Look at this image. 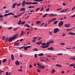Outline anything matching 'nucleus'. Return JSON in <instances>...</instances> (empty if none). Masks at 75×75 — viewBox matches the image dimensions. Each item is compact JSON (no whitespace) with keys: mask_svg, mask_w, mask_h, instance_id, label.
I'll list each match as a JSON object with an SVG mask.
<instances>
[{"mask_svg":"<svg viewBox=\"0 0 75 75\" xmlns=\"http://www.w3.org/2000/svg\"><path fill=\"white\" fill-rule=\"evenodd\" d=\"M57 20V19L56 18H54L51 19V20H52L53 21H55V20Z\"/></svg>","mask_w":75,"mask_h":75,"instance_id":"c85d7f7f","label":"nucleus"},{"mask_svg":"<svg viewBox=\"0 0 75 75\" xmlns=\"http://www.w3.org/2000/svg\"><path fill=\"white\" fill-rule=\"evenodd\" d=\"M45 67L44 66H42L41 67V69H44V68Z\"/></svg>","mask_w":75,"mask_h":75,"instance_id":"bf43d9fd","label":"nucleus"},{"mask_svg":"<svg viewBox=\"0 0 75 75\" xmlns=\"http://www.w3.org/2000/svg\"><path fill=\"white\" fill-rule=\"evenodd\" d=\"M25 21L22 22H21V24L23 25V24H25Z\"/></svg>","mask_w":75,"mask_h":75,"instance_id":"ea45409f","label":"nucleus"},{"mask_svg":"<svg viewBox=\"0 0 75 75\" xmlns=\"http://www.w3.org/2000/svg\"><path fill=\"white\" fill-rule=\"evenodd\" d=\"M49 8H49L47 9L46 11H50V10L49 9Z\"/></svg>","mask_w":75,"mask_h":75,"instance_id":"603ef678","label":"nucleus"},{"mask_svg":"<svg viewBox=\"0 0 75 75\" xmlns=\"http://www.w3.org/2000/svg\"><path fill=\"white\" fill-rule=\"evenodd\" d=\"M40 8H38L37 9H36V11H38V10H40Z\"/></svg>","mask_w":75,"mask_h":75,"instance_id":"37998d69","label":"nucleus"},{"mask_svg":"<svg viewBox=\"0 0 75 75\" xmlns=\"http://www.w3.org/2000/svg\"><path fill=\"white\" fill-rule=\"evenodd\" d=\"M72 28H71V29H66V30H67V31H71V30H72Z\"/></svg>","mask_w":75,"mask_h":75,"instance_id":"7c9ffc66","label":"nucleus"},{"mask_svg":"<svg viewBox=\"0 0 75 75\" xmlns=\"http://www.w3.org/2000/svg\"><path fill=\"white\" fill-rule=\"evenodd\" d=\"M68 34H69V35H73V36L75 35V33H74L73 32H70L68 33Z\"/></svg>","mask_w":75,"mask_h":75,"instance_id":"39448f33","label":"nucleus"},{"mask_svg":"<svg viewBox=\"0 0 75 75\" xmlns=\"http://www.w3.org/2000/svg\"><path fill=\"white\" fill-rule=\"evenodd\" d=\"M14 17L15 18H18V17L17 15L14 16Z\"/></svg>","mask_w":75,"mask_h":75,"instance_id":"3c124183","label":"nucleus"},{"mask_svg":"<svg viewBox=\"0 0 75 75\" xmlns=\"http://www.w3.org/2000/svg\"><path fill=\"white\" fill-rule=\"evenodd\" d=\"M69 66V67H74L75 66V64H71Z\"/></svg>","mask_w":75,"mask_h":75,"instance_id":"4468645a","label":"nucleus"},{"mask_svg":"<svg viewBox=\"0 0 75 75\" xmlns=\"http://www.w3.org/2000/svg\"><path fill=\"white\" fill-rule=\"evenodd\" d=\"M42 43V41H40V42H36V44H37V45H41V44Z\"/></svg>","mask_w":75,"mask_h":75,"instance_id":"0eeeda50","label":"nucleus"},{"mask_svg":"<svg viewBox=\"0 0 75 75\" xmlns=\"http://www.w3.org/2000/svg\"><path fill=\"white\" fill-rule=\"evenodd\" d=\"M46 45V43H43V44H42V45Z\"/></svg>","mask_w":75,"mask_h":75,"instance_id":"4d7b16f0","label":"nucleus"},{"mask_svg":"<svg viewBox=\"0 0 75 75\" xmlns=\"http://www.w3.org/2000/svg\"><path fill=\"white\" fill-rule=\"evenodd\" d=\"M1 72H4V71L0 70V74H1Z\"/></svg>","mask_w":75,"mask_h":75,"instance_id":"e2e57ef3","label":"nucleus"},{"mask_svg":"<svg viewBox=\"0 0 75 75\" xmlns=\"http://www.w3.org/2000/svg\"><path fill=\"white\" fill-rule=\"evenodd\" d=\"M41 22L40 21H38L36 22V24H41Z\"/></svg>","mask_w":75,"mask_h":75,"instance_id":"cd10ccee","label":"nucleus"},{"mask_svg":"<svg viewBox=\"0 0 75 75\" xmlns=\"http://www.w3.org/2000/svg\"><path fill=\"white\" fill-rule=\"evenodd\" d=\"M57 55H62L63 54L62 53H59L58 54H57Z\"/></svg>","mask_w":75,"mask_h":75,"instance_id":"052dcab7","label":"nucleus"},{"mask_svg":"<svg viewBox=\"0 0 75 75\" xmlns=\"http://www.w3.org/2000/svg\"><path fill=\"white\" fill-rule=\"evenodd\" d=\"M25 8H22L20 10V11H25Z\"/></svg>","mask_w":75,"mask_h":75,"instance_id":"2eb2a0df","label":"nucleus"},{"mask_svg":"<svg viewBox=\"0 0 75 75\" xmlns=\"http://www.w3.org/2000/svg\"><path fill=\"white\" fill-rule=\"evenodd\" d=\"M37 65H38V66H39L40 67H41V65L40 64H39V63H37Z\"/></svg>","mask_w":75,"mask_h":75,"instance_id":"680f3d73","label":"nucleus"},{"mask_svg":"<svg viewBox=\"0 0 75 75\" xmlns=\"http://www.w3.org/2000/svg\"><path fill=\"white\" fill-rule=\"evenodd\" d=\"M65 45V44L64 43H61V45Z\"/></svg>","mask_w":75,"mask_h":75,"instance_id":"a19ab883","label":"nucleus"},{"mask_svg":"<svg viewBox=\"0 0 75 75\" xmlns=\"http://www.w3.org/2000/svg\"><path fill=\"white\" fill-rule=\"evenodd\" d=\"M59 31V29L58 28H56L54 29V34L57 33H58Z\"/></svg>","mask_w":75,"mask_h":75,"instance_id":"7ed1b4c3","label":"nucleus"},{"mask_svg":"<svg viewBox=\"0 0 75 75\" xmlns=\"http://www.w3.org/2000/svg\"><path fill=\"white\" fill-rule=\"evenodd\" d=\"M18 33H17V34H15V35H13V37L12 38H11L9 39V42H11V41H12L13 40L16 39V37H17L18 36Z\"/></svg>","mask_w":75,"mask_h":75,"instance_id":"f257e3e1","label":"nucleus"},{"mask_svg":"<svg viewBox=\"0 0 75 75\" xmlns=\"http://www.w3.org/2000/svg\"><path fill=\"white\" fill-rule=\"evenodd\" d=\"M15 64L16 65H20V63H19V62L18 60H17L15 62Z\"/></svg>","mask_w":75,"mask_h":75,"instance_id":"9b49d317","label":"nucleus"},{"mask_svg":"<svg viewBox=\"0 0 75 75\" xmlns=\"http://www.w3.org/2000/svg\"><path fill=\"white\" fill-rule=\"evenodd\" d=\"M44 55L43 53H40L38 54L39 56H42Z\"/></svg>","mask_w":75,"mask_h":75,"instance_id":"a878e982","label":"nucleus"},{"mask_svg":"<svg viewBox=\"0 0 75 75\" xmlns=\"http://www.w3.org/2000/svg\"><path fill=\"white\" fill-rule=\"evenodd\" d=\"M54 72H55V70L54 69H53L52 70L51 73L53 74V73H54Z\"/></svg>","mask_w":75,"mask_h":75,"instance_id":"a211bd4d","label":"nucleus"},{"mask_svg":"<svg viewBox=\"0 0 75 75\" xmlns=\"http://www.w3.org/2000/svg\"><path fill=\"white\" fill-rule=\"evenodd\" d=\"M54 41L52 40V41H50L49 42V43H50V44H53V43H54Z\"/></svg>","mask_w":75,"mask_h":75,"instance_id":"5701e85b","label":"nucleus"},{"mask_svg":"<svg viewBox=\"0 0 75 75\" xmlns=\"http://www.w3.org/2000/svg\"><path fill=\"white\" fill-rule=\"evenodd\" d=\"M71 25V24L70 23H69V24H65L64 25V26L65 27H69Z\"/></svg>","mask_w":75,"mask_h":75,"instance_id":"1a4fd4ad","label":"nucleus"},{"mask_svg":"<svg viewBox=\"0 0 75 75\" xmlns=\"http://www.w3.org/2000/svg\"><path fill=\"white\" fill-rule=\"evenodd\" d=\"M25 27H28V28H30V26L28 25V24H26L24 25Z\"/></svg>","mask_w":75,"mask_h":75,"instance_id":"dca6fc26","label":"nucleus"},{"mask_svg":"<svg viewBox=\"0 0 75 75\" xmlns=\"http://www.w3.org/2000/svg\"><path fill=\"white\" fill-rule=\"evenodd\" d=\"M67 10H68V9L63 10V13H64V12H65V11H67Z\"/></svg>","mask_w":75,"mask_h":75,"instance_id":"58836bf2","label":"nucleus"},{"mask_svg":"<svg viewBox=\"0 0 75 75\" xmlns=\"http://www.w3.org/2000/svg\"><path fill=\"white\" fill-rule=\"evenodd\" d=\"M6 37L5 36H3L2 38V40H4L5 39H6Z\"/></svg>","mask_w":75,"mask_h":75,"instance_id":"4be33fe9","label":"nucleus"},{"mask_svg":"<svg viewBox=\"0 0 75 75\" xmlns=\"http://www.w3.org/2000/svg\"><path fill=\"white\" fill-rule=\"evenodd\" d=\"M20 5H21V3H19L17 5V6H20Z\"/></svg>","mask_w":75,"mask_h":75,"instance_id":"de8ad7c7","label":"nucleus"},{"mask_svg":"<svg viewBox=\"0 0 75 75\" xmlns=\"http://www.w3.org/2000/svg\"><path fill=\"white\" fill-rule=\"evenodd\" d=\"M24 49V50H28V49L27 48V46H25Z\"/></svg>","mask_w":75,"mask_h":75,"instance_id":"473e14b6","label":"nucleus"},{"mask_svg":"<svg viewBox=\"0 0 75 75\" xmlns=\"http://www.w3.org/2000/svg\"><path fill=\"white\" fill-rule=\"evenodd\" d=\"M62 8H60L57 9H56V10L57 11H58V10H62Z\"/></svg>","mask_w":75,"mask_h":75,"instance_id":"4c0bfd02","label":"nucleus"},{"mask_svg":"<svg viewBox=\"0 0 75 75\" xmlns=\"http://www.w3.org/2000/svg\"><path fill=\"white\" fill-rule=\"evenodd\" d=\"M17 5V3H14L13 5L12 8H15L16 5Z\"/></svg>","mask_w":75,"mask_h":75,"instance_id":"9d476101","label":"nucleus"},{"mask_svg":"<svg viewBox=\"0 0 75 75\" xmlns=\"http://www.w3.org/2000/svg\"><path fill=\"white\" fill-rule=\"evenodd\" d=\"M20 44V43L18 42H15L14 44V45H18Z\"/></svg>","mask_w":75,"mask_h":75,"instance_id":"aec40b11","label":"nucleus"},{"mask_svg":"<svg viewBox=\"0 0 75 75\" xmlns=\"http://www.w3.org/2000/svg\"><path fill=\"white\" fill-rule=\"evenodd\" d=\"M60 13H64V12L63 11V10H62L60 11Z\"/></svg>","mask_w":75,"mask_h":75,"instance_id":"0e129e2a","label":"nucleus"},{"mask_svg":"<svg viewBox=\"0 0 75 75\" xmlns=\"http://www.w3.org/2000/svg\"><path fill=\"white\" fill-rule=\"evenodd\" d=\"M25 0H24L22 1V6L23 7H25Z\"/></svg>","mask_w":75,"mask_h":75,"instance_id":"6e6552de","label":"nucleus"},{"mask_svg":"<svg viewBox=\"0 0 75 75\" xmlns=\"http://www.w3.org/2000/svg\"><path fill=\"white\" fill-rule=\"evenodd\" d=\"M47 13H45L43 16V18H44L45 17H47Z\"/></svg>","mask_w":75,"mask_h":75,"instance_id":"b1692460","label":"nucleus"},{"mask_svg":"<svg viewBox=\"0 0 75 75\" xmlns=\"http://www.w3.org/2000/svg\"><path fill=\"white\" fill-rule=\"evenodd\" d=\"M21 24V21L20 20L18 23V25H20Z\"/></svg>","mask_w":75,"mask_h":75,"instance_id":"f3484780","label":"nucleus"},{"mask_svg":"<svg viewBox=\"0 0 75 75\" xmlns=\"http://www.w3.org/2000/svg\"><path fill=\"white\" fill-rule=\"evenodd\" d=\"M36 42V41H35V40H34L32 41V42H33V43L34 42Z\"/></svg>","mask_w":75,"mask_h":75,"instance_id":"13d9d810","label":"nucleus"},{"mask_svg":"<svg viewBox=\"0 0 75 75\" xmlns=\"http://www.w3.org/2000/svg\"><path fill=\"white\" fill-rule=\"evenodd\" d=\"M33 50L35 51H38V50L37 48H35Z\"/></svg>","mask_w":75,"mask_h":75,"instance_id":"e433bc0d","label":"nucleus"},{"mask_svg":"<svg viewBox=\"0 0 75 75\" xmlns=\"http://www.w3.org/2000/svg\"><path fill=\"white\" fill-rule=\"evenodd\" d=\"M8 16H10L11 15H15V14H13L12 13H8Z\"/></svg>","mask_w":75,"mask_h":75,"instance_id":"412c9836","label":"nucleus"},{"mask_svg":"<svg viewBox=\"0 0 75 75\" xmlns=\"http://www.w3.org/2000/svg\"><path fill=\"white\" fill-rule=\"evenodd\" d=\"M4 17V16L3 15H0V18H3Z\"/></svg>","mask_w":75,"mask_h":75,"instance_id":"5fc2aeb1","label":"nucleus"},{"mask_svg":"<svg viewBox=\"0 0 75 75\" xmlns=\"http://www.w3.org/2000/svg\"><path fill=\"white\" fill-rule=\"evenodd\" d=\"M8 38H5V42H7V41H8Z\"/></svg>","mask_w":75,"mask_h":75,"instance_id":"2f4dec72","label":"nucleus"},{"mask_svg":"<svg viewBox=\"0 0 75 75\" xmlns=\"http://www.w3.org/2000/svg\"><path fill=\"white\" fill-rule=\"evenodd\" d=\"M56 67H60L61 68L62 67V66L60 64H57L56 65Z\"/></svg>","mask_w":75,"mask_h":75,"instance_id":"6ab92c4d","label":"nucleus"},{"mask_svg":"<svg viewBox=\"0 0 75 75\" xmlns=\"http://www.w3.org/2000/svg\"><path fill=\"white\" fill-rule=\"evenodd\" d=\"M10 12L9 10H6L5 11V13H9Z\"/></svg>","mask_w":75,"mask_h":75,"instance_id":"c756f323","label":"nucleus"},{"mask_svg":"<svg viewBox=\"0 0 75 75\" xmlns=\"http://www.w3.org/2000/svg\"><path fill=\"white\" fill-rule=\"evenodd\" d=\"M37 37H34L33 38V40H37Z\"/></svg>","mask_w":75,"mask_h":75,"instance_id":"79ce46f5","label":"nucleus"},{"mask_svg":"<svg viewBox=\"0 0 75 75\" xmlns=\"http://www.w3.org/2000/svg\"><path fill=\"white\" fill-rule=\"evenodd\" d=\"M24 40V39H21L20 40V41L21 42V41H23Z\"/></svg>","mask_w":75,"mask_h":75,"instance_id":"774afa93","label":"nucleus"},{"mask_svg":"<svg viewBox=\"0 0 75 75\" xmlns=\"http://www.w3.org/2000/svg\"><path fill=\"white\" fill-rule=\"evenodd\" d=\"M37 54H35L34 55V57L35 58H37Z\"/></svg>","mask_w":75,"mask_h":75,"instance_id":"6e6d98bb","label":"nucleus"},{"mask_svg":"<svg viewBox=\"0 0 75 75\" xmlns=\"http://www.w3.org/2000/svg\"><path fill=\"white\" fill-rule=\"evenodd\" d=\"M17 29H18V27L14 29L13 31H16Z\"/></svg>","mask_w":75,"mask_h":75,"instance_id":"c9c22d12","label":"nucleus"},{"mask_svg":"<svg viewBox=\"0 0 75 75\" xmlns=\"http://www.w3.org/2000/svg\"><path fill=\"white\" fill-rule=\"evenodd\" d=\"M6 61H7V60L6 59H3V62H4V63H5V62H6Z\"/></svg>","mask_w":75,"mask_h":75,"instance_id":"393cba45","label":"nucleus"},{"mask_svg":"<svg viewBox=\"0 0 75 75\" xmlns=\"http://www.w3.org/2000/svg\"><path fill=\"white\" fill-rule=\"evenodd\" d=\"M47 50H50V51H54V50H55V49H54V47H52L48 48Z\"/></svg>","mask_w":75,"mask_h":75,"instance_id":"423d86ee","label":"nucleus"},{"mask_svg":"<svg viewBox=\"0 0 75 75\" xmlns=\"http://www.w3.org/2000/svg\"><path fill=\"white\" fill-rule=\"evenodd\" d=\"M57 14H54L53 13L50 14L49 15V17H54V16H57Z\"/></svg>","mask_w":75,"mask_h":75,"instance_id":"20e7f679","label":"nucleus"},{"mask_svg":"<svg viewBox=\"0 0 75 75\" xmlns=\"http://www.w3.org/2000/svg\"><path fill=\"white\" fill-rule=\"evenodd\" d=\"M75 8V6L73 7L71 9L72 11H73Z\"/></svg>","mask_w":75,"mask_h":75,"instance_id":"69168bd1","label":"nucleus"},{"mask_svg":"<svg viewBox=\"0 0 75 75\" xmlns=\"http://www.w3.org/2000/svg\"><path fill=\"white\" fill-rule=\"evenodd\" d=\"M8 16V13L5 14L4 15V16H5V17H7V16Z\"/></svg>","mask_w":75,"mask_h":75,"instance_id":"f704fd0d","label":"nucleus"},{"mask_svg":"<svg viewBox=\"0 0 75 75\" xmlns=\"http://www.w3.org/2000/svg\"><path fill=\"white\" fill-rule=\"evenodd\" d=\"M64 23V22L62 21H61L59 22V23L58 24V26L59 27H61V26H62L63 25V24Z\"/></svg>","mask_w":75,"mask_h":75,"instance_id":"f03ea898","label":"nucleus"},{"mask_svg":"<svg viewBox=\"0 0 75 75\" xmlns=\"http://www.w3.org/2000/svg\"><path fill=\"white\" fill-rule=\"evenodd\" d=\"M50 43L49 42H47V43H46V45H50Z\"/></svg>","mask_w":75,"mask_h":75,"instance_id":"864d4df0","label":"nucleus"},{"mask_svg":"<svg viewBox=\"0 0 75 75\" xmlns=\"http://www.w3.org/2000/svg\"><path fill=\"white\" fill-rule=\"evenodd\" d=\"M11 58L12 60L13 61L14 60V55H13V54H12L11 55Z\"/></svg>","mask_w":75,"mask_h":75,"instance_id":"ddd939ff","label":"nucleus"},{"mask_svg":"<svg viewBox=\"0 0 75 75\" xmlns=\"http://www.w3.org/2000/svg\"><path fill=\"white\" fill-rule=\"evenodd\" d=\"M38 4V3L37 2H33L32 3V4Z\"/></svg>","mask_w":75,"mask_h":75,"instance_id":"72a5a7b5","label":"nucleus"},{"mask_svg":"<svg viewBox=\"0 0 75 75\" xmlns=\"http://www.w3.org/2000/svg\"><path fill=\"white\" fill-rule=\"evenodd\" d=\"M52 21L51 20H50L48 22V24H50V23H52Z\"/></svg>","mask_w":75,"mask_h":75,"instance_id":"bb28decb","label":"nucleus"},{"mask_svg":"<svg viewBox=\"0 0 75 75\" xmlns=\"http://www.w3.org/2000/svg\"><path fill=\"white\" fill-rule=\"evenodd\" d=\"M30 13H32V12H33V13H34V11L32 10H30Z\"/></svg>","mask_w":75,"mask_h":75,"instance_id":"49530a36","label":"nucleus"},{"mask_svg":"<svg viewBox=\"0 0 75 75\" xmlns=\"http://www.w3.org/2000/svg\"><path fill=\"white\" fill-rule=\"evenodd\" d=\"M8 28V30H11V29L12 28V27H11L9 28Z\"/></svg>","mask_w":75,"mask_h":75,"instance_id":"338daca9","label":"nucleus"},{"mask_svg":"<svg viewBox=\"0 0 75 75\" xmlns=\"http://www.w3.org/2000/svg\"><path fill=\"white\" fill-rule=\"evenodd\" d=\"M47 25H48V24H47V23H45V25H44V27H47Z\"/></svg>","mask_w":75,"mask_h":75,"instance_id":"8fccbe9b","label":"nucleus"},{"mask_svg":"<svg viewBox=\"0 0 75 75\" xmlns=\"http://www.w3.org/2000/svg\"><path fill=\"white\" fill-rule=\"evenodd\" d=\"M57 23V21H56L54 22V24H56Z\"/></svg>","mask_w":75,"mask_h":75,"instance_id":"c03bdc74","label":"nucleus"},{"mask_svg":"<svg viewBox=\"0 0 75 75\" xmlns=\"http://www.w3.org/2000/svg\"><path fill=\"white\" fill-rule=\"evenodd\" d=\"M49 34L50 35H52V32H50Z\"/></svg>","mask_w":75,"mask_h":75,"instance_id":"a18cd8bd","label":"nucleus"},{"mask_svg":"<svg viewBox=\"0 0 75 75\" xmlns=\"http://www.w3.org/2000/svg\"><path fill=\"white\" fill-rule=\"evenodd\" d=\"M43 9H44V7H42L41 9L40 10V11H42L43 10Z\"/></svg>","mask_w":75,"mask_h":75,"instance_id":"09e8293b","label":"nucleus"},{"mask_svg":"<svg viewBox=\"0 0 75 75\" xmlns=\"http://www.w3.org/2000/svg\"><path fill=\"white\" fill-rule=\"evenodd\" d=\"M49 47L48 45H46L44 46H40L41 48H48Z\"/></svg>","mask_w":75,"mask_h":75,"instance_id":"f8f14e48","label":"nucleus"}]
</instances>
